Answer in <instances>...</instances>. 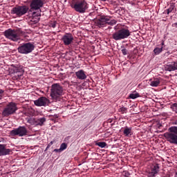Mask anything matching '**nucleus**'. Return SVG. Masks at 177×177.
Here are the masks:
<instances>
[{
    "instance_id": "nucleus-21",
    "label": "nucleus",
    "mask_w": 177,
    "mask_h": 177,
    "mask_svg": "<svg viewBox=\"0 0 177 177\" xmlns=\"http://www.w3.org/2000/svg\"><path fill=\"white\" fill-rule=\"evenodd\" d=\"M161 81L158 78H155L153 80H151L150 86H158L160 84Z\"/></svg>"
},
{
    "instance_id": "nucleus-38",
    "label": "nucleus",
    "mask_w": 177,
    "mask_h": 177,
    "mask_svg": "<svg viewBox=\"0 0 177 177\" xmlns=\"http://www.w3.org/2000/svg\"><path fill=\"white\" fill-rule=\"evenodd\" d=\"M162 45H164V42H162Z\"/></svg>"
},
{
    "instance_id": "nucleus-12",
    "label": "nucleus",
    "mask_w": 177,
    "mask_h": 177,
    "mask_svg": "<svg viewBox=\"0 0 177 177\" xmlns=\"http://www.w3.org/2000/svg\"><path fill=\"white\" fill-rule=\"evenodd\" d=\"M62 41L64 43V44L67 46L73 44V41H74V37L71 33H66L62 36Z\"/></svg>"
},
{
    "instance_id": "nucleus-5",
    "label": "nucleus",
    "mask_w": 177,
    "mask_h": 177,
    "mask_svg": "<svg viewBox=\"0 0 177 177\" xmlns=\"http://www.w3.org/2000/svg\"><path fill=\"white\" fill-rule=\"evenodd\" d=\"M50 91V96L53 100H57L63 95V87L59 84H53Z\"/></svg>"
},
{
    "instance_id": "nucleus-8",
    "label": "nucleus",
    "mask_w": 177,
    "mask_h": 177,
    "mask_svg": "<svg viewBox=\"0 0 177 177\" xmlns=\"http://www.w3.org/2000/svg\"><path fill=\"white\" fill-rule=\"evenodd\" d=\"M28 9L27 6H17L12 8L11 15H15L17 17H21L28 12Z\"/></svg>"
},
{
    "instance_id": "nucleus-34",
    "label": "nucleus",
    "mask_w": 177,
    "mask_h": 177,
    "mask_svg": "<svg viewBox=\"0 0 177 177\" xmlns=\"http://www.w3.org/2000/svg\"><path fill=\"white\" fill-rule=\"evenodd\" d=\"M54 151H55V153H62V150L59 149H55Z\"/></svg>"
},
{
    "instance_id": "nucleus-18",
    "label": "nucleus",
    "mask_w": 177,
    "mask_h": 177,
    "mask_svg": "<svg viewBox=\"0 0 177 177\" xmlns=\"http://www.w3.org/2000/svg\"><path fill=\"white\" fill-rule=\"evenodd\" d=\"M75 75L78 80H86V75L84 70H80L75 72Z\"/></svg>"
},
{
    "instance_id": "nucleus-6",
    "label": "nucleus",
    "mask_w": 177,
    "mask_h": 177,
    "mask_svg": "<svg viewBox=\"0 0 177 177\" xmlns=\"http://www.w3.org/2000/svg\"><path fill=\"white\" fill-rule=\"evenodd\" d=\"M71 6L78 13H85L88 10V3L84 0L77 1L75 3L71 4Z\"/></svg>"
},
{
    "instance_id": "nucleus-13",
    "label": "nucleus",
    "mask_w": 177,
    "mask_h": 177,
    "mask_svg": "<svg viewBox=\"0 0 177 177\" xmlns=\"http://www.w3.org/2000/svg\"><path fill=\"white\" fill-rule=\"evenodd\" d=\"M35 106L41 107L42 106H48L49 104V100L46 97H40L34 101Z\"/></svg>"
},
{
    "instance_id": "nucleus-19",
    "label": "nucleus",
    "mask_w": 177,
    "mask_h": 177,
    "mask_svg": "<svg viewBox=\"0 0 177 177\" xmlns=\"http://www.w3.org/2000/svg\"><path fill=\"white\" fill-rule=\"evenodd\" d=\"M123 133L124 136H127V138H129V136H132V127H124V129L123 131Z\"/></svg>"
},
{
    "instance_id": "nucleus-15",
    "label": "nucleus",
    "mask_w": 177,
    "mask_h": 177,
    "mask_svg": "<svg viewBox=\"0 0 177 177\" xmlns=\"http://www.w3.org/2000/svg\"><path fill=\"white\" fill-rule=\"evenodd\" d=\"M160 171V165L155 164L151 168V171L148 173L149 177H154Z\"/></svg>"
},
{
    "instance_id": "nucleus-35",
    "label": "nucleus",
    "mask_w": 177,
    "mask_h": 177,
    "mask_svg": "<svg viewBox=\"0 0 177 177\" xmlns=\"http://www.w3.org/2000/svg\"><path fill=\"white\" fill-rule=\"evenodd\" d=\"M174 177H177V171L175 173Z\"/></svg>"
},
{
    "instance_id": "nucleus-14",
    "label": "nucleus",
    "mask_w": 177,
    "mask_h": 177,
    "mask_svg": "<svg viewBox=\"0 0 177 177\" xmlns=\"http://www.w3.org/2000/svg\"><path fill=\"white\" fill-rule=\"evenodd\" d=\"M12 153V149L6 148V145L0 144V157L9 156Z\"/></svg>"
},
{
    "instance_id": "nucleus-30",
    "label": "nucleus",
    "mask_w": 177,
    "mask_h": 177,
    "mask_svg": "<svg viewBox=\"0 0 177 177\" xmlns=\"http://www.w3.org/2000/svg\"><path fill=\"white\" fill-rule=\"evenodd\" d=\"M56 24H57V22L54 21L53 22L50 23L49 26L52 27V28H56Z\"/></svg>"
},
{
    "instance_id": "nucleus-23",
    "label": "nucleus",
    "mask_w": 177,
    "mask_h": 177,
    "mask_svg": "<svg viewBox=\"0 0 177 177\" xmlns=\"http://www.w3.org/2000/svg\"><path fill=\"white\" fill-rule=\"evenodd\" d=\"M140 97V95L138 93H131L129 96L130 99H138V97Z\"/></svg>"
},
{
    "instance_id": "nucleus-1",
    "label": "nucleus",
    "mask_w": 177,
    "mask_h": 177,
    "mask_svg": "<svg viewBox=\"0 0 177 177\" xmlns=\"http://www.w3.org/2000/svg\"><path fill=\"white\" fill-rule=\"evenodd\" d=\"M4 35L7 39L17 42L20 39V37L24 35V31L21 30V28H17L15 30L8 29L5 30Z\"/></svg>"
},
{
    "instance_id": "nucleus-9",
    "label": "nucleus",
    "mask_w": 177,
    "mask_h": 177,
    "mask_svg": "<svg viewBox=\"0 0 177 177\" xmlns=\"http://www.w3.org/2000/svg\"><path fill=\"white\" fill-rule=\"evenodd\" d=\"M44 0H32L30 3V12H41V8H44Z\"/></svg>"
},
{
    "instance_id": "nucleus-28",
    "label": "nucleus",
    "mask_w": 177,
    "mask_h": 177,
    "mask_svg": "<svg viewBox=\"0 0 177 177\" xmlns=\"http://www.w3.org/2000/svg\"><path fill=\"white\" fill-rule=\"evenodd\" d=\"M59 149H61V151H64V150H66V149H67V144L64 142L61 144Z\"/></svg>"
},
{
    "instance_id": "nucleus-25",
    "label": "nucleus",
    "mask_w": 177,
    "mask_h": 177,
    "mask_svg": "<svg viewBox=\"0 0 177 177\" xmlns=\"http://www.w3.org/2000/svg\"><path fill=\"white\" fill-rule=\"evenodd\" d=\"M161 52H162V47L161 48H155L153 50V53L155 55H160V53H161Z\"/></svg>"
},
{
    "instance_id": "nucleus-26",
    "label": "nucleus",
    "mask_w": 177,
    "mask_h": 177,
    "mask_svg": "<svg viewBox=\"0 0 177 177\" xmlns=\"http://www.w3.org/2000/svg\"><path fill=\"white\" fill-rule=\"evenodd\" d=\"M119 113H121L122 114H125L128 111V109L124 106H121L119 110Z\"/></svg>"
},
{
    "instance_id": "nucleus-39",
    "label": "nucleus",
    "mask_w": 177,
    "mask_h": 177,
    "mask_svg": "<svg viewBox=\"0 0 177 177\" xmlns=\"http://www.w3.org/2000/svg\"><path fill=\"white\" fill-rule=\"evenodd\" d=\"M167 13H169V10H168V12Z\"/></svg>"
},
{
    "instance_id": "nucleus-17",
    "label": "nucleus",
    "mask_w": 177,
    "mask_h": 177,
    "mask_svg": "<svg viewBox=\"0 0 177 177\" xmlns=\"http://www.w3.org/2000/svg\"><path fill=\"white\" fill-rule=\"evenodd\" d=\"M32 18L31 19V21H32L33 23H35V24H37V23H38V21H39V17H41V12L39 11H33L32 12Z\"/></svg>"
},
{
    "instance_id": "nucleus-22",
    "label": "nucleus",
    "mask_w": 177,
    "mask_h": 177,
    "mask_svg": "<svg viewBox=\"0 0 177 177\" xmlns=\"http://www.w3.org/2000/svg\"><path fill=\"white\" fill-rule=\"evenodd\" d=\"M169 132L174 133V135H177V126H172L169 128Z\"/></svg>"
},
{
    "instance_id": "nucleus-10",
    "label": "nucleus",
    "mask_w": 177,
    "mask_h": 177,
    "mask_svg": "<svg viewBox=\"0 0 177 177\" xmlns=\"http://www.w3.org/2000/svg\"><path fill=\"white\" fill-rule=\"evenodd\" d=\"M28 133V131L27 130V128L24 126H20L17 129H14L10 131L11 136H26L27 133Z\"/></svg>"
},
{
    "instance_id": "nucleus-7",
    "label": "nucleus",
    "mask_w": 177,
    "mask_h": 177,
    "mask_svg": "<svg viewBox=\"0 0 177 177\" xmlns=\"http://www.w3.org/2000/svg\"><path fill=\"white\" fill-rule=\"evenodd\" d=\"M17 111V105L15 102H10L2 111L3 117H9Z\"/></svg>"
},
{
    "instance_id": "nucleus-11",
    "label": "nucleus",
    "mask_w": 177,
    "mask_h": 177,
    "mask_svg": "<svg viewBox=\"0 0 177 177\" xmlns=\"http://www.w3.org/2000/svg\"><path fill=\"white\" fill-rule=\"evenodd\" d=\"M164 136L167 142H169L172 145H177V135L171 132H167L164 133Z\"/></svg>"
},
{
    "instance_id": "nucleus-31",
    "label": "nucleus",
    "mask_w": 177,
    "mask_h": 177,
    "mask_svg": "<svg viewBox=\"0 0 177 177\" xmlns=\"http://www.w3.org/2000/svg\"><path fill=\"white\" fill-rule=\"evenodd\" d=\"M122 53L124 56H127L128 55V50L127 48L122 49Z\"/></svg>"
},
{
    "instance_id": "nucleus-27",
    "label": "nucleus",
    "mask_w": 177,
    "mask_h": 177,
    "mask_svg": "<svg viewBox=\"0 0 177 177\" xmlns=\"http://www.w3.org/2000/svg\"><path fill=\"white\" fill-rule=\"evenodd\" d=\"M27 122H28V124H30V125H35V119L29 118L28 119Z\"/></svg>"
},
{
    "instance_id": "nucleus-3",
    "label": "nucleus",
    "mask_w": 177,
    "mask_h": 177,
    "mask_svg": "<svg viewBox=\"0 0 177 177\" xmlns=\"http://www.w3.org/2000/svg\"><path fill=\"white\" fill-rule=\"evenodd\" d=\"M111 19V17L102 16L96 21V26L102 28V27H106L107 24L108 26H115V24H117L116 20Z\"/></svg>"
},
{
    "instance_id": "nucleus-33",
    "label": "nucleus",
    "mask_w": 177,
    "mask_h": 177,
    "mask_svg": "<svg viewBox=\"0 0 177 177\" xmlns=\"http://www.w3.org/2000/svg\"><path fill=\"white\" fill-rule=\"evenodd\" d=\"M53 143H54V141H51V142L48 145V146L46 147V150H48V149H49V147H50V146H52V145H53Z\"/></svg>"
},
{
    "instance_id": "nucleus-16",
    "label": "nucleus",
    "mask_w": 177,
    "mask_h": 177,
    "mask_svg": "<svg viewBox=\"0 0 177 177\" xmlns=\"http://www.w3.org/2000/svg\"><path fill=\"white\" fill-rule=\"evenodd\" d=\"M166 71H175L177 70V62H173L165 66Z\"/></svg>"
},
{
    "instance_id": "nucleus-29",
    "label": "nucleus",
    "mask_w": 177,
    "mask_h": 177,
    "mask_svg": "<svg viewBox=\"0 0 177 177\" xmlns=\"http://www.w3.org/2000/svg\"><path fill=\"white\" fill-rule=\"evenodd\" d=\"M171 109L173 111H175L177 113V103H174L171 106Z\"/></svg>"
},
{
    "instance_id": "nucleus-20",
    "label": "nucleus",
    "mask_w": 177,
    "mask_h": 177,
    "mask_svg": "<svg viewBox=\"0 0 177 177\" xmlns=\"http://www.w3.org/2000/svg\"><path fill=\"white\" fill-rule=\"evenodd\" d=\"M46 122V119L45 118L35 119V126L39 125L40 127H42V125H44V122Z\"/></svg>"
},
{
    "instance_id": "nucleus-32",
    "label": "nucleus",
    "mask_w": 177,
    "mask_h": 177,
    "mask_svg": "<svg viewBox=\"0 0 177 177\" xmlns=\"http://www.w3.org/2000/svg\"><path fill=\"white\" fill-rule=\"evenodd\" d=\"M4 92H5V91H3V89H0V100H1V99H2Z\"/></svg>"
},
{
    "instance_id": "nucleus-24",
    "label": "nucleus",
    "mask_w": 177,
    "mask_h": 177,
    "mask_svg": "<svg viewBox=\"0 0 177 177\" xmlns=\"http://www.w3.org/2000/svg\"><path fill=\"white\" fill-rule=\"evenodd\" d=\"M96 146H98L99 147H101L102 149H104V147H106V146H107V144L104 142H97Z\"/></svg>"
},
{
    "instance_id": "nucleus-36",
    "label": "nucleus",
    "mask_w": 177,
    "mask_h": 177,
    "mask_svg": "<svg viewBox=\"0 0 177 177\" xmlns=\"http://www.w3.org/2000/svg\"><path fill=\"white\" fill-rule=\"evenodd\" d=\"M174 26H175V27H177V23L174 24Z\"/></svg>"
},
{
    "instance_id": "nucleus-2",
    "label": "nucleus",
    "mask_w": 177,
    "mask_h": 177,
    "mask_svg": "<svg viewBox=\"0 0 177 177\" xmlns=\"http://www.w3.org/2000/svg\"><path fill=\"white\" fill-rule=\"evenodd\" d=\"M131 35V31L127 28H122L115 32L112 35V38L115 41H121V39H125Z\"/></svg>"
},
{
    "instance_id": "nucleus-4",
    "label": "nucleus",
    "mask_w": 177,
    "mask_h": 177,
    "mask_svg": "<svg viewBox=\"0 0 177 177\" xmlns=\"http://www.w3.org/2000/svg\"><path fill=\"white\" fill-rule=\"evenodd\" d=\"M34 49H35L34 43L28 42L20 44L17 48V50L19 53H21V55H28V53H31Z\"/></svg>"
},
{
    "instance_id": "nucleus-37",
    "label": "nucleus",
    "mask_w": 177,
    "mask_h": 177,
    "mask_svg": "<svg viewBox=\"0 0 177 177\" xmlns=\"http://www.w3.org/2000/svg\"><path fill=\"white\" fill-rule=\"evenodd\" d=\"M100 1H102V2H106V1L107 0H100Z\"/></svg>"
}]
</instances>
